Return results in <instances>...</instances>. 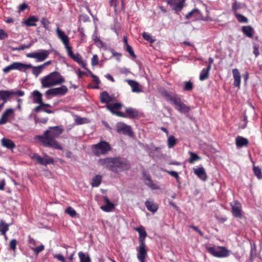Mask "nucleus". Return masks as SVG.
Instances as JSON below:
<instances>
[{
    "label": "nucleus",
    "instance_id": "obj_1",
    "mask_svg": "<svg viewBox=\"0 0 262 262\" xmlns=\"http://www.w3.org/2000/svg\"><path fill=\"white\" fill-rule=\"evenodd\" d=\"M63 131V128L60 126L50 127L49 129L44 132L42 135L35 136L34 139L39 142L40 144L45 147L62 150V147L55 138L61 134Z\"/></svg>",
    "mask_w": 262,
    "mask_h": 262
},
{
    "label": "nucleus",
    "instance_id": "obj_2",
    "mask_svg": "<svg viewBox=\"0 0 262 262\" xmlns=\"http://www.w3.org/2000/svg\"><path fill=\"white\" fill-rule=\"evenodd\" d=\"M98 162L100 165L116 173L127 170L130 167L129 162L126 158L121 157L101 158L99 159Z\"/></svg>",
    "mask_w": 262,
    "mask_h": 262
},
{
    "label": "nucleus",
    "instance_id": "obj_3",
    "mask_svg": "<svg viewBox=\"0 0 262 262\" xmlns=\"http://www.w3.org/2000/svg\"><path fill=\"white\" fill-rule=\"evenodd\" d=\"M162 95L167 100L170 101L174 106L175 108L180 113L185 114L190 111V107L184 103L176 94L164 91Z\"/></svg>",
    "mask_w": 262,
    "mask_h": 262
},
{
    "label": "nucleus",
    "instance_id": "obj_4",
    "mask_svg": "<svg viewBox=\"0 0 262 262\" xmlns=\"http://www.w3.org/2000/svg\"><path fill=\"white\" fill-rule=\"evenodd\" d=\"M64 81V78L59 72L56 71L53 72L40 79L41 86L44 88H48L59 85Z\"/></svg>",
    "mask_w": 262,
    "mask_h": 262
},
{
    "label": "nucleus",
    "instance_id": "obj_5",
    "mask_svg": "<svg viewBox=\"0 0 262 262\" xmlns=\"http://www.w3.org/2000/svg\"><path fill=\"white\" fill-rule=\"evenodd\" d=\"M93 154L97 157L106 155L112 150V147L109 143L105 141H100L99 143L92 146Z\"/></svg>",
    "mask_w": 262,
    "mask_h": 262
},
{
    "label": "nucleus",
    "instance_id": "obj_6",
    "mask_svg": "<svg viewBox=\"0 0 262 262\" xmlns=\"http://www.w3.org/2000/svg\"><path fill=\"white\" fill-rule=\"evenodd\" d=\"M206 249L207 251L216 257H227L230 253V251L227 249L225 247L217 246V247H207Z\"/></svg>",
    "mask_w": 262,
    "mask_h": 262
},
{
    "label": "nucleus",
    "instance_id": "obj_7",
    "mask_svg": "<svg viewBox=\"0 0 262 262\" xmlns=\"http://www.w3.org/2000/svg\"><path fill=\"white\" fill-rule=\"evenodd\" d=\"M31 67V64H24L18 62H15L5 67L3 69V72L5 73H7L13 70H18L20 71H24V70L29 69Z\"/></svg>",
    "mask_w": 262,
    "mask_h": 262
},
{
    "label": "nucleus",
    "instance_id": "obj_8",
    "mask_svg": "<svg viewBox=\"0 0 262 262\" xmlns=\"http://www.w3.org/2000/svg\"><path fill=\"white\" fill-rule=\"evenodd\" d=\"M68 91L67 87L64 85H62L58 88L50 89L46 92V95L48 97L50 95L52 96H63L66 95Z\"/></svg>",
    "mask_w": 262,
    "mask_h": 262
},
{
    "label": "nucleus",
    "instance_id": "obj_9",
    "mask_svg": "<svg viewBox=\"0 0 262 262\" xmlns=\"http://www.w3.org/2000/svg\"><path fill=\"white\" fill-rule=\"evenodd\" d=\"M231 212L233 216L237 218L242 217V206L241 204L237 201H235L233 203H231Z\"/></svg>",
    "mask_w": 262,
    "mask_h": 262
},
{
    "label": "nucleus",
    "instance_id": "obj_10",
    "mask_svg": "<svg viewBox=\"0 0 262 262\" xmlns=\"http://www.w3.org/2000/svg\"><path fill=\"white\" fill-rule=\"evenodd\" d=\"M166 2L172 10L179 12L184 7L185 0H166Z\"/></svg>",
    "mask_w": 262,
    "mask_h": 262
},
{
    "label": "nucleus",
    "instance_id": "obj_11",
    "mask_svg": "<svg viewBox=\"0 0 262 262\" xmlns=\"http://www.w3.org/2000/svg\"><path fill=\"white\" fill-rule=\"evenodd\" d=\"M117 130L119 133H122L129 136H132L133 135L131 127L124 123H119L117 124Z\"/></svg>",
    "mask_w": 262,
    "mask_h": 262
},
{
    "label": "nucleus",
    "instance_id": "obj_12",
    "mask_svg": "<svg viewBox=\"0 0 262 262\" xmlns=\"http://www.w3.org/2000/svg\"><path fill=\"white\" fill-rule=\"evenodd\" d=\"M146 247L145 245V243H139V246L136 247V250L138 252V259L146 257V256H147V250L146 249Z\"/></svg>",
    "mask_w": 262,
    "mask_h": 262
},
{
    "label": "nucleus",
    "instance_id": "obj_13",
    "mask_svg": "<svg viewBox=\"0 0 262 262\" xmlns=\"http://www.w3.org/2000/svg\"><path fill=\"white\" fill-rule=\"evenodd\" d=\"M232 74L234 79L233 84L235 87L239 88L241 86V75L238 70L237 69H232Z\"/></svg>",
    "mask_w": 262,
    "mask_h": 262
},
{
    "label": "nucleus",
    "instance_id": "obj_14",
    "mask_svg": "<svg viewBox=\"0 0 262 262\" xmlns=\"http://www.w3.org/2000/svg\"><path fill=\"white\" fill-rule=\"evenodd\" d=\"M135 230L138 231L139 234V243H145V239L147 236L146 232L144 227L140 226L139 227H137Z\"/></svg>",
    "mask_w": 262,
    "mask_h": 262
},
{
    "label": "nucleus",
    "instance_id": "obj_15",
    "mask_svg": "<svg viewBox=\"0 0 262 262\" xmlns=\"http://www.w3.org/2000/svg\"><path fill=\"white\" fill-rule=\"evenodd\" d=\"M51 53L50 50H41L37 52V60L38 61L45 60Z\"/></svg>",
    "mask_w": 262,
    "mask_h": 262
},
{
    "label": "nucleus",
    "instance_id": "obj_16",
    "mask_svg": "<svg viewBox=\"0 0 262 262\" xmlns=\"http://www.w3.org/2000/svg\"><path fill=\"white\" fill-rule=\"evenodd\" d=\"M56 32L58 37L61 40L64 45L69 43V37L65 34V33L61 30L59 28L56 29Z\"/></svg>",
    "mask_w": 262,
    "mask_h": 262
},
{
    "label": "nucleus",
    "instance_id": "obj_17",
    "mask_svg": "<svg viewBox=\"0 0 262 262\" xmlns=\"http://www.w3.org/2000/svg\"><path fill=\"white\" fill-rule=\"evenodd\" d=\"M125 81L132 88V91L134 93H140L142 92L141 89L139 88V84L138 82L130 79H126Z\"/></svg>",
    "mask_w": 262,
    "mask_h": 262
},
{
    "label": "nucleus",
    "instance_id": "obj_18",
    "mask_svg": "<svg viewBox=\"0 0 262 262\" xmlns=\"http://www.w3.org/2000/svg\"><path fill=\"white\" fill-rule=\"evenodd\" d=\"M243 34L249 38H252L255 33L254 29L251 26H244L242 28Z\"/></svg>",
    "mask_w": 262,
    "mask_h": 262
},
{
    "label": "nucleus",
    "instance_id": "obj_19",
    "mask_svg": "<svg viewBox=\"0 0 262 262\" xmlns=\"http://www.w3.org/2000/svg\"><path fill=\"white\" fill-rule=\"evenodd\" d=\"M249 143L248 140L242 136H237L235 139V144L236 147L238 148L243 147V146H246L248 145Z\"/></svg>",
    "mask_w": 262,
    "mask_h": 262
},
{
    "label": "nucleus",
    "instance_id": "obj_20",
    "mask_svg": "<svg viewBox=\"0 0 262 262\" xmlns=\"http://www.w3.org/2000/svg\"><path fill=\"white\" fill-rule=\"evenodd\" d=\"M193 171L200 179L203 181L206 180L207 176L205 172V169L203 167H199L198 168H194Z\"/></svg>",
    "mask_w": 262,
    "mask_h": 262
},
{
    "label": "nucleus",
    "instance_id": "obj_21",
    "mask_svg": "<svg viewBox=\"0 0 262 262\" xmlns=\"http://www.w3.org/2000/svg\"><path fill=\"white\" fill-rule=\"evenodd\" d=\"M13 113V110L12 108L7 109L2 114L0 118V125L5 124L8 121V118L9 115Z\"/></svg>",
    "mask_w": 262,
    "mask_h": 262
},
{
    "label": "nucleus",
    "instance_id": "obj_22",
    "mask_svg": "<svg viewBox=\"0 0 262 262\" xmlns=\"http://www.w3.org/2000/svg\"><path fill=\"white\" fill-rule=\"evenodd\" d=\"M104 201L105 205L101 206L100 208L105 212L111 211L115 208L114 205L110 202L108 198L106 196L104 198Z\"/></svg>",
    "mask_w": 262,
    "mask_h": 262
},
{
    "label": "nucleus",
    "instance_id": "obj_23",
    "mask_svg": "<svg viewBox=\"0 0 262 262\" xmlns=\"http://www.w3.org/2000/svg\"><path fill=\"white\" fill-rule=\"evenodd\" d=\"M145 205L147 210L152 213L156 212L158 209V204L155 203L152 201L146 200L145 202Z\"/></svg>",
    "mask_w": 262,
    "mask_h": 262
},
{
    "label": "nucleus",
    "instance_id": "obj_24",
    "mask_svg": "<svg viewBox=\"0 0 262 262\" xmlns=\"http://www.w3.org/2000/svg\"><path fill=\"white\" fill-rule=\"evenodd\" d=\"M1 144L3 146L8 149H12L15 147V144L14 142L13 141L6 138H3L1 140Z\"/></svg>",
    "mask_w": 262,
    "mask_h": 262
},
{
    "label": "nucleus",
    "instance_id": "obj_25",
    "mask_svg": "<svg viewBox=\"0 0 262 262\" xmlns=\"http://www.w3.org/2000/svg\"><path fill=\"white\" fill-rule=\"evenodd\" d=\"M100 97V101L102 103H108L113 101V98L106 91L102 92Z\"/></svg>",
    "mask_w": 262,
    "mask_h": 262
},
{
    "label": "nucleus",
    "instance_id": "obj_26",
    "mask_svg": "<svg viewBox=\"0 0 262 262\" xmlns=\"http://www.w3.org/2000/svg\"><path fill=\"white\" fill-rule=\"evenodd\" d=\"M33 101L35 103L40 104L42 100V94L37 90H35L32 93Z\"/></svg>",
    "mask_w": 262,
    "mask_h": 262
},
{
    "label": "nucleus",
    "instance_id": "obj_27",
    "mask_svg": "<svg viewBox=\"0 0 262 262\" xmlns=\"http://www.w3.org/2000/svg\"><path fill=\"white\" fill-rule=\"evenodd\" d=\"M45 157H41L39 162L40 165L46 166L48 164H53L54 160L53 158L49 157L46 154L44 155Z\"/></svg>",
    "mask_w": 262,
    "mask_h": 262
},
{
    "label": "nucleus",
    "instance_id": "obj_28",
    "mask_svg": "<svg viewBox=\"0 0 262 262\" xmlns=\"http://www.w3.org/2000/svg\"><path fill=\"white\" fill-rule=\"evenodd\" d=\"M38 21V18L33 15L29 17L25 21V24L27 26H36V22Z\"/></svg>",
    "mask_w": 262,
    "mask_h": 262
},
{
    "label": "nucleus",
    "instance_id": "obj_29",
    "mask_svg": "<svg viewBox=\"0 0 262 262\" xmlns=\"http://www.w3.org/2000/svg\"><path fill=\"white\" fill-rule=\"evenodd\" d=\"M122 106L121 103L116 102L110 104H107L106 107L112 113L115 112V110H119Z\"/></svg>",
    "mask_w": 262,
    "mask_h": 262
},
{
    "label": "nucleus",
    "instance_id": "obj_30",
    "mask_svg": "<svg viewBox=\"0 0 262 262\" xmlns=\"http://www.w3.org/2000/svg\"><path fill=\"white\" fill-rule=\"evenodd\" d=\"M125 112L127 114V117L129 118H134L138 116V111L132 107L126 108Z\"/></svg>",
    "mask_w": 262,
    "mask_h": 262
},
{
    "label": "nucleus",
    "instance_id": "obj_31",
    "mask_svg": "<svg viewBox=\"0 0 262 262\" xmlns=\"http://www.w3.org/2000/svg\"><path fill=\"white\" fill-rule=\"evenodd\" d=\"M8 230L9 225L6 223L3 220H1L0 221V232L2 235L5 236L6 238H7L6 233Z\"/></svg>",
    "mask_w": 262,
    "mask_h": 262
},
{
    "label": "nucleus",
    "instance_id": "obj_32",
    "mask_svg": "<svg viewBox=\"0 0 262 262\" xmlns=\"http://www.w3.org/2000/svg\"><path fill=\"white\" fill-rule=\"evenodd\" d=\"M210 69L206 68H204L201 71L200 74V77L199 79L201 81H204L206 79H207L209 77V72L210 71Z\"/></svg>",
    "mask_w": 262,
    "mask_h": 262
},
{
    "label": "nucleus",
    "instance_id": "obj_33",
    "mask_svg": "<svg viewBox=\"0 0 262 262\" xmlns=\"http://www.w3.org/2000/svg\"><path fill=\"white\" fill-rule=\"evenodd\" d=\"M102 177L100 175H96L92 179L91 185L93 187H98L101 182Z\"/></svg>",
    "mask_w": 262,
    "mask_h": 262
},
{
    "label": "nucleus",
    "instance_id": "obj_34",
    "mask_svg": "<svg viewBox=\"0 0 262 262\" xmlns=\"http://www.w3.org/2000/svg\"><path fill=\"white\" fill-rule=\"evenodd\" d=\"M9 92L8 90H1L0 91V100H3L4 102L2 103H5L7 102V99L9 98Z\"/></svg>",
    "mask_w": 262,
    "mask_h": 262
},
{
    "label": "nucleus",
    "instance_id": "obj_35",
    "mask_svg": "<svg viewBox=\"0 0 262 262\" xmlns=\"http://www.w3.org/2000/svg\"><path fill=\"white\" fill-rule=\"evenodd\" d=\"M177 144V139L172 135L169 136L167 139V145L168 148L173 147Z\"/></svg>",
    "mask_w": 262,
    "mask_h": 262
},
{
    "label": "nucleus",
    "instance_id": "obj_36",
    "mask_svg": "<svg viewBox=\"0 0 262 262\" xmlns=\"http://www.w3.org/2000/svg\"><path fill=\"white\" fill-rule=\"evenodd\" d=\"M31 67L30 69H32V73L37 77L38 75L41 72L42 69L43 68V66H39L37 67H34L31 64Z\"/></svg>",
    "mask_w": 262,
    "mask_h": 262
},
{
    "label": "nucleus",
    "instance_id": "obj_37",
    "mask_svg": "<svg viewBox=\"0 0 262 262\" xmlns=\"http://www.w3.org/2000/svg\"><path fill=\"white\" fill-rule=\"evenodd\" d=\"M234 15L239 23H248V18L246 17H245V16H244L241 14H239L238 13H235Z\"/></svg>",
    "mask_w": 262,
    "mask_h": 262
},
{
    "label": "nucleus",
    "instance_id": "obj_38",
    "mask_svg": "<svg viewBox=\"0 0 262 262\" xmlns=\"http://www.w3.org/2000/svg\"><path fill=\"white\" fill-rule=\"evenodd\" d=\"M78 256L80 258V262H91L90 256L86 255L82 252H79Z\"/></svg>",
    "mask_w": 262,
    "mask_h": 262
},
{
    "label": "nucleus",
    "instance_id": "obj_39",
    "mask_svg": "<svg viewBox=\"0 0 262 262\" xmlns=\"http://www.w3.org/2000/svg\"><path fill=\"white\" fill-rule=\"evenodd\" d=\"M254 174L258 179H262L261 169L259 166H254L253 167Z\"/></svg>",
    "mask_w": 262,
    "mask_h": 262
},
{
    "label": "nucleus",
    "instance_id": "obj_40",
    "mask_svg": "<svg viewBox=\"0 0 262 262\" xmlns=\"http://www.w3.org/2000/svg\"><path fill=\"white\" fill-rule=\"evenodd\" d=\"M34 43L33 41H31L27 45H24L19 47L15 48L13 49L14 51H21L24 50L26 49L30 48Z\"/></svg>",
    "mask_w": 262,
    "mask_h": 262
},
{
    "label": "nucleus",
    "instance_id": "obj_41",
    "mask_svg": "<svg viewBox=\"0 0 262 262\" xmlns=\"http://www.w3.org/2000/svg\"><path fill=\"white\" fill-rule=\"evenodd\" d=\"M242 4L240 3L237 2L236 1L232 5V10L234 12V14L237 13V11L241 9Z\"/></svg>",
    "mask_w": 262,
    "mask_h": 262
},
{
    "label": "nucleus",
    "instance_id": "obj_42",
    "mask_svg": "<svg viewBox=\"0 0 262 262\" xmlns=\"http://www.w3.org/2000/svg\"><path fill=\"white\" fill-rule=\"evenodd\" d=\"M145 150L148 153V155L151 156V155L155 151L159 149L158 147H150L148 146L147 145H146L144 146Z\"/></svg>",
    "mask_w": 262,
    "mask_h": 262
},
{
    "label": "nucleus",
    "instance_id": "obj_43",
    "mask_svg": "<svg viewBox=\"0 0 262 262\" xmlns=\"http://www.w3.org/2000/svg\"><path fill=\"white\" fill-rule=\"evenodd\" d=\"M189 154L190 156L189 159L190 163H193L194 162L200 159V157L199 156L192 152H189Z\"/></svg>",
    "mask_w": 262,
    "mask_h": 262
},
{
    "label": "nucleus",
    "instance_id": "obj_44",
    "mask_svg": "<svg viewBox=\"0 0 262 262\" xmlns=\"http://www.w3.org/2000/svg\"><path fill=\"white\" fill-rule=\"evenodd\" d=\"M193 83L189 81L184 82V90L186 91H190L193 89Z\"/></svg>",
    "mask_w": 262,
    "mask_h": 262
},
{
    "label": "nucleus",
    "instance_id": "obj_45",
    "mask_svg": "<svg viewBox=\"0 0 262 262\" xmlns=\"http://www.w3.org/2000/svg\"><path fill=\"white\" fill-rule=\"evenodd\" d=\"M30 157L32 160L35 161L37 163L39 164L41 157L38 154L32 153L30 155Z\"/></svg>",
    "mask_w": 262,
    "mask_h": 262
},
{
    "label": "nucleus",
    "instance_id": "obj_46",
    "mask_svg": "<svg viewBox=\"0 0 262 262\" xmlns=\"http://www.w3.org/2000/svg\"><path fill=\"white\" fill-rule=\"evenodd\" d=\"M30 248L34 251L35 254L37 255L39 253L44 250L45 247L43 245H41L37 247L30 246Z\"/></svg>",
    "mask_w": 262,
    "mask_h": 262
},
{
    "label": "nucleus",
    "instance_id": "obj_47",
    "mask_svg": "<svg viewBox=\"0 0 262 262\" xmlns=\"http://www.w3.org/2000/svg\"><path fill=\"white\" fill-rule=\"evenodd\" d=\"M65 212L71 217H74L76 215V211L71 207H68L65 210Z\"/></svg>",
    "mask_w": 262,
    "mask_h": 262
},
{
    "label": "nucleus",
    "instance_id": "obj_48",
    "mask_svg": "<svg viewBox=\"0 0 262 262\" xmlns=\"http://www.w3.org/2000/svg\"><path fill=\"white\" fill-rule=\"evenodd\" d=\"M142 37L145 40L151 43L155 41V39H152L150 35L147 33L143 32L142 34Z\"/></svg>",
    "mask_w": 262,
    "mask_h": 262
},
{
    "label": "nucleus",
    "instance_id": "obj_49",
    "mask_svg": "<svg viewBox=\"0 0 262 262\" xmlns=\"http://www.w3.org/2000/svg\"><path fill=\"white\" fill-rule=\"evenodd\" d=\"M199 12V10L198 9H193L192 10H191L190 12H189V13H188V14H187L186 15L185 18L189 19L191 17H192L194 15V14H198Z\"/></svg>",
    "mask_w": 262,
    "mask_h": 262
},
{
    "label": "nucleus",
    "instance_id": "obj_50",
    "mask_svg": "<svg viewBox=\"0 0 262 262\" xmlns=\"http://www.w3.org/2000/svg\"><path fill=\"white\" fill-rule=\"evenodd\" d=\"M73 60L77 62L78 63L80 62L81 60H82V58L80 55L79 53L73 54L72 56L70 57Z\"/></svg>",
    "mask_w": 262,
    "mask_h": 262
},
{
    "label": "nucleus",
    "instance_id": "obj_51",
    "mask_svg": "<svg viewBox=\"0 0 262 262\" xmlns=\"http://www.w3.org/2000/svg\"><path fill=\"white\" fill-rule=\"evenodd\" d=\"M9 98L12 96V95H18V96H23L24 95V92L22 91H9Z\"/></svg>",
    "mask_w": 262,
    "mask_h": 262
},
{
    "label": "nucleus",
    "instance_id": "obj_52",
    "mask_svg": "<svg viewBox=\"0 0 262 262\" xmlns=\"http://www.w3.org/2000/svg\"><path fill=\"white\" fill-rule=\"evenodd\" d=\"M87 119L85 118L77 117L75 119V122L77 124H82L86 123Z\"/></svg>",
    "mask_w": 262,
    "mask_h": 262
},
{
    "label": "nucleus",
    "instance_id": "obj_53",
    "mask_svg": "<svg viewBox=\"0 0 262 262\" xmlns=\"http://www.w3.org/2000/svg\"><path fill=\"white\" fill-rule=\"evenodd\" d=\"M16 244L17 241L15 239L11 240L9 245L10 249L12 250L13 251H15L16 250Z\"/></svg>",
    "mask_w": 262,
    "mask_h": 262
},
{
    "label": "nucleus",
    "instance_id": "obj_54",
    "mask_svg": "<svg viewBox=\"0 0 262 262\" xmlns=\"http://www.w3.org/2000/svg\"><path fill=\"white\" fill-rule=\"evenodd\" d=\"M126 51L129 53L131 56L135 58L136 57L132 47L130 45H127V46H126Z\"/></svg>",
    "mask_w": 262,
    "mask_h": 262
},
{
    "label": "nucleus",
    "instance_id": "obj_55",
    "mask_svg": "<svg viewBox=\"0 0 262 262\" xmlns=\"http://www.w3.org/2000/svg\"><path fill=\"white\" fill-rule=\"evenodd\" d=\"M99 58L97 55H94L91 60L92 66H95L98 64Z\"/></svg>",
    "mask_w": 262,
    "mask_h": 262
},
{
    "label": "nucleus",
    "instance_id": "obj_56",
    "mask_svg": "<svg viewBox=\"0 0 262 262\" xmlns=\"http://www.w3.org/2000/svg\"><path fill=\"white\" fill-rule=\"evenodd\" d=\"M41 24L46 29H49V21L46 18L43 17L41 20Z\"/></svg>",
    "mask_w": 262,
    "mask_h": 262
},
{
    "label": "nucleus",
    "instance_id": "obj_57",
    "mask_svg": "<svg viewBox=\"0 0 262 262\" xmlns=\"http://www.w3.org/2000/svg\"><path fill=\"white\" fill-rule=\"evenodd\" d=\"M8 37V34L3 29H0V40H3Z\"/></svg>",
    "mask_w": 262,
    "mask_h": 262
},
{
    "label": "nucleus",
    "instance_id": "obj_58",
    "mask_svg": "<svg viewBox=\"0 0 262 262\" xmlns=\"http://www.w3.org/2000/svg\"><path fill=\"white\" fill-rule=\"evenodd\" d=\"M64 46L67 49L68 55L70 57L74 54L72 51V47L69 46V44H67V45H64Z\"/></svg>",
    "mask_w": 262,
    "mask_h": 262
},
{
    "label": "nucleus",
    "instance_id": "obj_59",
    "mask_svg": "<svg viewBox=\"0 0 262 262\" xmlns=\"http://www.w3.org/2000/svg\"><path fill=\"white\" fill-rule=\"evenodd\" d=\"M164 171L166 172L167 173L170 174L171 176L175 178H177L178 177V173L174 171H169L165 169L163 170Z\"/></svg>",
    "mask_w": 262,
    "mask_h": 262
},
{
    "label": "nucleus",
    "instance_id": "obj_60",
    "mask_svg": "<svg viewBox=\"0 0 262 262\" xmlns=\"http://www.w3.org/2000/svg\"><path fill=\"white\" fill-rule=\"evenodd\" d=\"M54 258L58 259L59 261L61 262H65V259L64 257L60 254H56L54 255Z\"/></svg>",
    "mask_w": 262,
    "mask_h": 262
},
{
    "label": "nucleus",
    "instance_id": "obj_61",
    "mask_svg": "<svg viewBox=\"0 0 262 262\" xmlns=\"http://www.w3.org/2000/svg\"><path fill=\"white\" fill-rule=\"evenodd\" d=\"M253 53L255 55V57H257L259 55L258 46L255 45L253 46Z\"/></svg>",
    "mask_w": 262,
    "mask_h": 262
},
{
    "label": "nucleus",
    "instance_id": "obj_62",
    "mask_svg": "<svg viewBox=\"0 0 262 262\" xmlns=\"http://www.w3.org/2000/svg\"><path fill=\"white\" fill-rule=\"evenodd\" d=\"M190 228L193 229L194 231L197 232L201 236H203V233L196 226L191 225Z\"/></svg>",
    "mask_w": 262,
    "mask_h": 262
},
{
    "label": "nucleus",
    "instance_id": "obj_63",
    "mask_svg": "<svg viewBox=\"0 0 262 262\" xmlns=\"http://www.w3.org/2000/svg\"><path fill=\"white\" fill-rule=\"evenodd\" d=\"M149 187L152 190H158L160 189V187L159 185L154 184L152 182L150 184Z\"/></svg>",
    "mask_w": 262,
    "mask_h": 262
},
{
    "label": "nucleus",
    "instance_id": "obj_64",
    "mask_svg": "<svg viewBox=\"0 0 262 262\" xmlns=\"http://www.w3.org/2000/svg\"><path fill=\"white\" fill-rule=\"evenodd\" d=\"M28 238H29L28 242H29V244L31 245L30 246H34L36 245V242L34 239L32 238L30 236H29L28 237Z\"/></svg>",
    "mask_w": 262,
    "mask_h": 262
}]
</instances>
